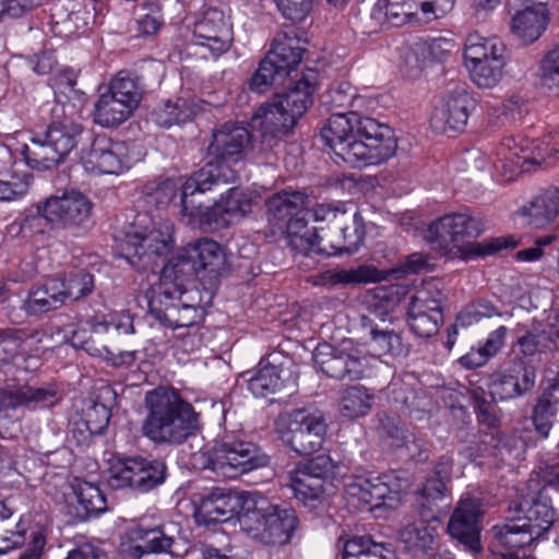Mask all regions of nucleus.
<instances>
[{"label":"nucleus","mask_w":559,"mask_h":559,"mask_svg":"<svg viewBox=\"0 0 559 559\" xmlns=\"http://www.w3.org/2000/svg\"><path fill=\"white\" fill-rule=\"evenodd\" d=\"M316 86L317 73L310 70L286 93L278 95L276 99L297 122L312 104V95L316 91Z\"/></svg>","instance_id":"obj_34"},{"label":"nucleus","mask_w":559,"mask_h":559,"mask_svg":"<svg viewBox=\"0 0 559 559\" xmlns=\"http://www.w3.org/2000/svg\"><path fill=\"white\" fill-rule=\"evenodd\" d=\"M144 219L145 216H138L133 231L120 245L121 255L139 270L153 267L175 246V225L170 219L159 217L150 224H144Z\"/></svg>","instance_id":"obj_6"},{"label":"nucleus","mask_w":559,"mask_h":559,"mask_svg":"<svg viewBox=\"0 0 559 559\" xmlns=\"http://www.w3.org/2000/svg\"><path fill=\"white\" fill-rule=\"evenodd\" d=\"M491 534L498 545L509 549L523 548L538 538L516 515L508 522L492 526Z\"/></svg>","instance_id":"obj_42"},{"label":"nucleus","mask_w":559,"mask_h":559,"mask_svg":"<svg viewBox=\"0 0 559 559\" xmlns=\"http://www.w3.org/2000/svg\"><path fill=\"white\" fill-rule=\"evenodd\" d=\"M241 500L242 495L215 488L198 502L194 510L195 521L205 526L227 522L238 508L241 509Z\"/></svg>","instance_id":"obj_26"},{"label":"nucleus","mask_w":559,"mask_h":559,"mask_svg":"<svg viewBox=\"0 0 559 559\" xmlns=\"http://www.w3.org/2000/svg\"><path fill=\"white\" fill-rule=\"evenodd\" d=\"M523 164H536L552 166L559 160V132H552L546 135L540 144L534 146L530 155L520 156L514 153Z\"/></svg>","instance_id":"obj_56"},{"label":"nucleus","mask_w":559,"mask_h":559,"mask_svg":"<svg viewBox=\"0 0 559 559\" xmlns=\"http://www.w3.org/2000/svg\"><path fill=\"white\" fill-rule=\"evenodd\" d=\"M193 37L194 40L187 46L188 55L216 59L231 47L233 26L221 10L209 9L194 24Z\"/></svg>","instance_id":"obj_13"},{"label":"nucleus","mask_w":559,"mask_h":559,"mask_svg":"<svg viewBox=\"0 0 559 559\" xmlns=\"http://www.w3.org/2000/svg\"><path fill=\"white\" fill-rule=\"evenodd\" d=\"M383 278L381 272L369 265H360L356 269L326 270L316 276L314 284L328 288L338 285H352L361 283H376Z\"/></svg>","instance_id":"obj_38"},{"label":"nucleus","mask_w":559,"mask_h":559,"mask_svg":"<svg viewBox=\"0 0 559 559\" xmlns=\"http://www.w3.org/2000/svg\"><path fill=\"white\" fill-rule=\"evenodd\" d=\"M38 213L50 224L67 228H85L92 216L93 203L83 193L70 191L52 195L38 206Z\"/></svg>","instance_id":"obj_14"},{"label":"nucleus","mask_w":559,"mask_h":559,"mask_svg":"<svg viewBox=\"0 0 559 559\" xmlns=\"http://www.w3.org/2000/svg\"><path fill=\"white\" fill-rule=\"evenodd\" d=\"M342 559H394V554L384 544L373 543L366 537H356L344 545Z\"/></svg>","instance_id":"obj_51"},{"label":"nucleus","mask_w":559,"mask_h":559,"mask_svg":"<svg viewBox=\"0 0 559 559\" xmlns=\"http://www.w3.org/2000/svg\"><path fill=\"white\" fill-rule=\"evenodd\" d=\"M320 135L335 156L350 167L381 164L392 157L397 147L389 126L354 111L332 114Z\"/></svg>","instance_id":"obj_1"},{"label":"nucleus","mask_w":559,"mask_h":559,"mask_svg":"<svg viewBox=\"0 0 559 559\" xmlns=\"http://www.w3.org/2000/svg\"><path fill=\"white\" fill-rule=\"evenodd\" d=\"M485 230L483 221L468 210L443 215L432 222L425 231L424 238L440 255L451 259L469 260L497 253L504 248H513L516 242L509 237L487 238L483 241L465 242L478 237Z\"/></svg>","instance_id":"obj_2"},{"label":"nucleus","mask_w":559,"mask_h":559,"mask_svg":"<svg viewBox=\"0 0 559 559\" xmlns=\"http://www.w3.org/2000/svg\"><path fill=\"white\" fill-rule=\"evenodd\" d=\"M539 79L544 87L559 96V46L547 51L540 60Z\"/></svg>","instance_id":"obj_64"},{"label":"nucleus","mask_w":559,"mask_h":559,"mask_svg":"<svg viewBox=\"0 0 559 559\" xmlns=\"http://www.w3.org/2000/svg\"><path fill=\"white\" fill-rule=\"evenodd\" d=\"M166 471L167 467L163 461L144 457L134 490L147 492L156 488L165 481Z\"/></svg>","instance_id":"obj_60"},{"label":"nucleus","mask_w":559,"mask_h":559,"mask_svg":"<svg viewBox=\"0 0 559 559\" xmlns=\"http://www.w3.org/2000/svg\"><path fill=\"white\" fill-rule=\"evenodd\" d=\"M312 358L322 372L340 380L359 379L368 365L366 357L336 349L326 343L316 347Z\"/></svg>","instance_id":"obj_21"},{"label":"nucleus","mask_w":559,"mask_h":559,"mask_svg":"<svg viewBox=\"0 0 559 559\" xmlns=\"http://www.w3.org/2000/svg\"><path fill=\"white\" fill-rule=\"evenodd\" d=\"M548 24V9L544 3L527 7L512 19L513 33L525 44L538 39Z\"/></svg>","instance_id":"obj_35"},{"label":"nucleus","mask_w":559,"mask_h":559,"mask_svg":"<svg viewBox=\"0 0 559 559\" xmlns=\"http://www.w3.org/2000/svg\"><path fill=\"white\" fill-rule=\"evenodd\" d=\"M2 333L0 340L1 349L7 354L3 358L7 362H17V359L31 357L29 352L33 345L39 342L37 334L26 335L21 330H0Z\"/></svg>","instance_id":"obj_46"},{"label":"nucleus","mask_w":559,"mask_h":559,"mask_svg":"<svg viewBox=\"0 0 559 559\" xmlns=\"http://www.w3.org/2000/svg\"><path fill=\"white\" fill-rule=\"evenodd\" d=\"M278 230L285 234L293 250L306 255L322 253L323 234H320V231L324 230V226L310 229L304 215H297Z\"/></svg>","instance_id":"obj_32"},{"label":"nucleus","mask_w":559,"mask_h":559,"mask_svg":"<svg viewBox=\"0 0 559 559\" xmlns=\"http://www.w3.org/2000/svg\"><path fill=\"white\" fill-rule=\"evenodd\" d=\"M508 57L491 58L488 62L476 63L466 67L472 81L481 88L496 86L503 76V70L507 66Z\"/></svg>","instance_id":"obj_52"},{"label":"nucleus","mask_w":559,"mask_h":559,"mask_svg":"<svg viewBox=\"0 0 559 559\" xmlns=\"http://www.w3.org/2000/svg\"><path fill=\"white\" fill-rule=\"evenodd\" d=\"M535 372L523 360L515 359L504 369L489 376L488 389L492 401L520 396L534 385Z\"/></svg>","instance_id":"obj_22"},{"label":"nucleus","mask_w":559,"mask_h":559,"mask_svg":"<svg viewBox=\"0 0 559 559\" xmlns=\"http://www.w3.org/2000/svg\"><path fill=\"white\" fill-rule=\"evenodd\" d=\"M308 204V195L300 191L282 190L265 201L267 222L280 229L301 214Z\"/></svg>","instance_id":"obj_29"},{"label":"nucleus","mask_w":559,"mask_h":559,"mask_svg":"<svg viewBox=\"0 0 559 559\" xmlns=\"http://www.w3.org/2000/svg\"><path fill=\"white\" fill-rule=\"evenodd\" d=\"M61 294L64 302L76 301L92 293L94 289V277L92 274L80 270L70 273L68 277L61 280Z\"/></svg>","instance_id":"obj_58"},{"label":"nucleus","mask_w":559,"mask_h":559,"mask_svg":"<svg viewBox=\"0 0 559 559\" xmlns=\"http://www.w3.org/2000/svg\"><path fill=\"white\" fill-rule=\"evenodd\" d=\"M522 214L528 217V223L535 227H543L559 215V188L550 187L537 194Z\"/></svg>","instance_id":"obj_39"},{"label":"nucleus","mask_w":559,"mask_h":559,"mask_svg":"<svg viewBox=\"0 0 559 559\" xmlns=\"http://www.w3.org/2000/svg\"><path fill=\"white\" fill-rule=\"evenodd\" d=\"M409 487L408 478L393 471L380 476H354L345 485L349 503L357 508L372 510L380 507H397L402 493Z\"/></svg>","instance_id":"obj_8"},{"label":"nucleus","mask_w":559,"mask_h":559,"mask_svg":"<svg viewBox=\"0 0 559 559\" xmlns=\"http://www.w3.org/2000/svg\"><path fill=\"white\" fill-rule=\"evenodd\" d=\"M123 142H111L105 135L96 136L82 154L84 169L93 175H119L129 168Z\"/></svg>","instance_id":"obj_19"},{"label":"nucleus","mask_w":559,"mask_h":559,"mask_svg":"<svg viewBox=\"0 0 559 559\" xmlns=\"http://www.w3.org/2000/svg\"><path fill=\"white\" fill-rule=\"evenodd\" d=\"M188 252L191 253L194 262L197 280L212 295L227 270L223 247L212 239L202 238L189 243Z\"/></svg>","instance_id":"obj_20"},{"label":"nucleus","mask_w":559,"mask_h":559,"mask_svg":"<svg viewBox=\"0 0 559 559\" xmlns=\"http://www.w3.org/2000/svg\"><path fill=\"white\" fill-rule=\"evenodd\" d=\"M475 99L460 91L448 95L430 118V126L441 134L461 132L465 129L471 112L475 109Z\"/></svg>","instance_id":"obj_23"},{"label":"nucleus","mask_w":559,"mask_h":559,"mask_svg":"<svg viewBox=\"0 0 559 559\" xmlns=\"http://www.w3.org/2000/svg\"><path fill=\"white\" fill-rule=\"evenodd\" d=\"M370 350L377 356H406L409 347L402 340L401 334L393 330H383L378 326L370 329Z\"/></svg>","instance_id":"obj_45"},{"label":"nucleus","mask_w":559,"mask_h":559,"mask_svg":"<svg viewBox=\"0 0 559 559\" xmlns=\"http://www.w3.org/2000/svg\"><path fill=\"white\" fill-rule=\"evenodd\" d=\"M193 276L197 277V270L187 246L164 265L158 283L151 287L147 295L164 296L166 299L181 298L183 285Z\"/></svg>","instance_id":"obj_24"},{"label":"nucleus","mask_w":559,"mask_h":559,"mask_svg":"<svg viewBox=\"0 0 559 559\" xmlns=\"http://www.w3.org/2000/svg\"><path fill=\"white\" fill-rule=\"evenodd\" d=\"M252 128L261 131L262 136L274 139L288 133L296 121L275 98L273 103L262 105L252 116Z\"/></svg>","instance_id":"obj_33"},{"label":"nucleus","mask_w":559,"mask_h":559,"mask_svg":"<svg viewBox=\"0 0 559 559\" xmlns=\"http://www.w3.org/2000/svg\"><path fill=\"white\" fill-rule=\"evenodd\" d=\"M144 95V85L138 74L120 70L105 85L94 103L92 119L102 128H117L129 120Z\"/></svg>","instance_id":"obj_5"},{"label":"nucleus","mask_w":559,"mask_h":559,"mask_svg":"<svg viewBox=\"0 0 559 559\" xmlns=\"http://www.w3.org/2000/svg\"><path fill=\"white\" fill-rule=\"evenodd\" d=\"M558 388L559 383L554 385L551 390L544 392L534 408L533 421L536 430L543 437L548 436L552 426L551 418L557 412L558 399L556 394H559Z\"/></svg>","instance_id":"obj_53"},{"label":"nucleus","mask_w":559,"mask_h":559,"mask_svg":"<svg viewBox=\"0 0 559 559\" xmlns=\"http://www.w3.org/2000/svg\"><path fill=\"white\" fill-rule=\"evenodd\" d=\"M297 377L289 366L284 364L260 362L259 369L248 378V390L257 397L273 394L289 383H295Z\"/></svg>","instance_id":"obj_30"},{"label":"nucleus","mask_w":559,"mask_h":559,"mask_svg":"<svg viewBox=\"0 0 559 559\" xmlns=\"http://www.w3.org/2000/svg\"><path fill=\"white\" fill-rule=\"evenodd\" d=\"M326 430L322 413L305 408L281 413L274 423L277 438L298 455L318 452L325 441Z\"/></svg>","instance_id":"obj_7"},{"label":"nucleus","mask_w":559,"mask_h":559,"mask_svg":"<svg viewBox=\"0 0 559 559\" xmlns=\"http://www.w3.org/2000/svg\"><path fill=\"white\" fill-rule=\"evenodd\" d=\"M389 392L392 402L406 409L409 414L425 412L427 401L424 396L417 394L412 384L395 380L390 384Z\"/></svg>","instance_id":"obj_57"},{"label":"nucleus","mask_w":559,"mask_h":559,"mask_svg":"<svg viewBox=\"0 0 559 559\" xmlns=\"http://www.w3.org/2000/svg\"><path fill=\"white\" fill-rule=\"evenodd\" d=\"M507 47L497 37H484L478 33H471L464 45L465 67L476 63H486L491 58H506Z\"/></svg>","instance_id":"obj_37"},{"label":"nucleus","mask_w":559,"mask_h":559,"mask_svg":"<svg viewBox=\"0 0 559 559\" xmlns=\"http://www.w3.org/2000/svg\"><path fill=\"white\" fill-rule=\"evenodd\" d=\"M71 488L80 507L75 514L76 520L84 521L91 515H97L106 511V498L99 487L85 480L74 479Z\"/></svg>","instance_id":"obj_41"},{"label":"nucleus","mask_w":559,"mask_h":559,"mask_svg":"<svg viewBox=\"0 0 559 559\" xmlns=\"http://www.w3.org/2000/svg\"><path fill=\"white\" fill-rule=\"evenodd\" d=\"M481 504L475 498H462L448 523V533L473 554L481 551Z\"/></svg>","instance_id":"obj_18"},{"label":"nucleus","mask_w":559,"mask_h":559,"mask_svg":"<svg viewBox=\"0 0 559 559\" xmlns=\"http://www.w3.org/2000/svg\"><path fill=\"white\" fill-rule=\"evenodd\" d=\"M194 114V108L180 98L175 103L159 105L152 111L151 118L157 126L169 128L190 120Z\"/></svg>","instance_id":"obj_50"},{"label":"nucleus","mask_w":559,"mask_h":559,"mask_svg":"<svg viewBox=\"0 0 559 559\" xmlns=\"http://www.w3.org/2000/svg\"><path fill=\"white\" fill-rule=\"evenodd\" d=\"M150 312L165 326L178 329L193 325L201 317L203 307L200 304L181 301V306L175 300L181 298H165L158 295H147Z\"/></svg>","instance_id":"obj_25"},{"label":"nucleus","mask_w":559,"mask_h":559,"mask_svg":"<svg viewBox=\"0 0 559 559\" xmlns=\"http://www.w3.org/2000/svg\"><path fill=\"white\" fill-rule=\"evenodd\" d=\"M510 511H513L537 537L547 532L555 522V512L537 479H531L525 488L521 489L518 500L510 506Z\"/></svg>","instance_id":"obj_16"},{"label":"nucleus","mask_w":559,"mask_h":559,"mask_svg":"<svg viewBox=\"0 0 559 559\" xmlns=\"http://www.w3.org/2000/svg\"><path fill=\"white\" fill-rule=\"evenodd\" d=\"M238 522L245 535L269 547L288 544L299 526L293 508L275 503L259 491L242 493Z\"/></svg>","instance_id":"obj_4"},{"label":"nucleus","mask_w":559,"mask_h":559,"mask_svg":"<svg viewBox=\"0 0 559 559\" xmlns=\"http://www.w3.org/2000/svg\"><path fill=\"white\" fill-rule=\"evenodd\" d=\"M251 210V198L233 187L213 205L205 206L190 225L206 229L224 228L245 217Z\"/></svg>","instance_id":"obj_17"},{"label":"nucleus","mask_w":559,"mask_h":559,"mask_svg":"<svg viewBox=\"0 0 559 559\" xmlns=\"http://www.w3.org/2000/svg\"><path fill=\"white\" fill-rule=\"evenodd\" d=\"M436 530L425 523H413L400 531V538L409 548L429 549L435 540Z\"/></svg>","instance_id":"obj_62"},{"label":"nucleus","mask_w":559,"mask_h":559,"mask_svg":"<svg viewBox=\"0 0 559 559\" xmlns=\"http://www.w3.org/2000/svg\"><path fill=\"white\" fill-rule=\"evenodd\" d=\"M146 552H173L175 537L169 534L166 526H156L150 530L138 531Z\"/></svg>","instance_id":"obj_63"},{"label":"nucleus","mask_w":559,"mask_h":559,"mask_svg":"<svg viewBox=\"0 0 559 559\" xmlns=\"http://www.w3.org/2000/svg\"><path fill=\"white\" fill-rule=\"evenodd\" d=\"M373 404V394L361 385L345 389L340 400V411L344 417L357 418L367 415Z\"/></svg>","instance_id":"obj_47"},{"label":"nucleus","mask_w":559,"mask_h":559,"mask_svg":"<svg viewBox=\"0 0 559 559\" xmlns=\"http://www.w3.org/2000/svg\"><path fill=\"white\" fill-rule=\"evenodd\" d=\"M296 499L304 504L319 501L323 495V481L294 468L288 473V484Z\"/></svg>","instance_id":"obj_49"},{"label":"nucleus","mask_w":559,"mask_h":559,"mask_svg":"<svg viewBox=\"0 0 559 559\" xmlns=\"http://www.w3.org/2000/svg\"><path fill=\"white\" fill-rule=\"evenodd\" d=\"M270 457L261 448L243 439L226 438L212 450L209 467L228 477L266 466Z\"/></svg>","instance_id":"obj_12"},{"label":"nucleus","mask_w":559,"mask_h":559,"mask_svg":"<svg viewBox=\"0 0 559 559\" xmlns=\"http://www.w3.org/2000/svg\"><path fill=\"white\" fill-rule=\"evenodd\" d=\"M58 402L57 391L52 386L22 384L0 388V406L7 409L50 407Z\"/></svg>","instance_id":"obj_27"},{"label":"nucleus","mask_w":559,"mask_h":559,"mask_svg":"<svg viewBox=\"0 0 559 559\" xmlns=\"http://www.w3.org/2000/svg\"><path fill=\"white\" fill-rule=\"evenodd\" d=\"M144 403L142 432L155 444L179 445L199 431V414L177 391L159 386Z\"/></svg>","instance_id":"obj_3"},{"label":"nucleus","mask_w":559,"mask_h":559,"mask_svg":"<svg viewBox=\"0 0 559 559\" xmlns=\"http://www.w3.org/2000/svg\"><path fill=\"white\" fill-rule=\"evenodd\" d=\"M60 278H49L44 284L31 289L23 304L28 314H41L59 309L66 305L61 294Z\"/></svg>","instance_id":"obj_36"},{"label":"nucleus","mask_w":559,"mask_h":559,"mask_svg":"<svg viewBox=\"0 0 559 559\" xmlns=\"http://www.w3.org/2000/svg\"><path fill=\"white\" fill-rule=\"evenodd\" d=\"M452 43L437 38L430 43H415L412 46H404L400 49V67L409 78H417L424 70L427 56L440 59L442 53L450 51Z\"/></svg>","instance_id":"obj_31"},{"label":"nucleus","mask_w":559,"mask_h":559,"mask_svg":"<svg viewBox=\"0 0 559 559\" xmlns=\"http://www.w3.org/2000/svg\"><path fill=\"white\" fill-rule=\"evenodd\" d=\"M252 133L240 122H224L212 132L207 156L222 164L231 165L250 157Z\"/></svg>","instance_id":"obj_15"},{"label":"nucleus","mask_w":559,"mask_h":559,"mask_svg":"<svg viewBox=\"0 0 559 559\" xmlns=\"http://www.w3.org/2000/svg\"><path fill=\"white\" fill-rule=\"evenodd\" d=\"M181 190V183L175 179L152 181L143 187V198L148 206L155 209L166 207Z\"/></svg>","instance_id":"obj_54"},{"label":"nucleus","mask_w":559,"mask_h":559,"mask_svg":"<svg viewBox=\"0 0 559 559\" xmlns=\"http://www.w3.org/2000/svg\"><path fill=\"white\" fill-rule=\"evenodd\" d=\"M236 170L229 165L213 158L200 170L181 183V214L190 224L205 207L202 195L219 185L233 183L237 180Z\"/></svg>","instance_id":"obj_11"},{"label":"nucleus","mask_w":559,"mask_h":559,"mask_svg":"<svg viewBox=\"0 0 559 559\" xmlns=\"http://www.w3.org/2000/svg\"><path fill=\"white\" fill-rule=\"evenodd\" d=\"M132 332L131 320L128 316H122L119 322L105 321L92 325L91 335L86 340L80 337L79 332H74L72 343L80 346L90 355L110 361L114 366H130L136 359L135 350H122L116 342L121 333Z\"/></svg>","instance_id":"obj_10"},{"label":"nucleus","mask_w":559,"mask_h":559,"mask_svg":"<svg viewBox=\"0 0 559 559\" xmlns=\"http://www.w3.org/2000/svg\"><path fill=\"white\" fill-rule=\"evenodd\" d=\"M416 8L413 0H377L370 16L379 25L401 26L412 21Z\"/></svg>","instance_id":"obj_40"},{"label":"nucleus","mask_w":559,"mask_h":559,"mask_svg":"<svg viewBox=\"0 0 559 559\" xmlns=\"http://www.w3.org/2000/svg\"><path fill=\"white\" fill-rule=\"evenodd\" d=\"M26 160L36 169H50L64 159L59 151L46 140L44 133L32 139V146L26 147Z\"/></svg>","instance_id":"obj_48"},{"label":"nucleus","mask_w":559,"mask_h":559,"mask_svg":"<svg viewBox=\"0 0 559 559\" xmlns=\"http://www.w3.org/2000/svg\"><path fill=\"white\" fill-rule=\"evenodd\" d=\"M407 316L412 332L423 338L435 336L443 322L442 312H423L408 309Z\"/></svg>","instance_id":"obj_59"},{"label":"nucleus","mask_w":559,"mask_h":559,"mask_svg":"<svg viewBox=\"0 0 559 559\" xmlns=\"http://www.w3.org/2000/svg\"><path fill=\"white\" fill-rule=\"evenodd\" d=\"M305 49L296 36L278 34L272 49L260 62L259 69L250 79V90L265 92L273 84H282L302 60Z\"/></svg>","instance_id":"obj_9"},{"label":"nucleus","mask_w":559,"mask_h":559,"mask_svg":"<svg viewBox=\"0 0 559 559\" xmlns=\"http://www.w3.org/2000/svg\"><path fill=\"white\" fill-rule=\"evenodd\" d=\"M144 457L118 459L110 463L107 481L114 489H135Z\"/></svg>","instance_id":"obj_44"},{"label":"nucleus","mask_w":559,"mask_h":559,"mask_svg":"<svg viewBox=\"0 0 559 559\" xmlns=\"http://www.w3.org/2000/svg\"><path fill=\"white\" fill-rule=\"evenodd\" d=\"M311 213L316 223L326 224V227L320 234L335 231L340 225L348 223L352 218L350 213L343 203H318L312 207Z\"/></svg>","instance_id":"obj_55"},{"label":"nucleus","mask_w":559,"mask_h":559,"mask_svg":"<svg viewBox=\"0 0 559 559\" xmlns=\"http://www.w3.org/2000/svg\"><path fill=\"white\" fill-rule=\"evenodd\" d=\"M350 215L349 222L340 225L337 230L322 235V254L353 253L361 246L366 235L364 219L358 213Z\"/></svg>","instance_id":"obj_28"},{"label":"nucleus","mask_w":559,"mask_h":559,"mask_svg":"<svg viewBox=\"0 0 559 559\" xmlns=\"http://www.w3.org/2000/svg\"><path fill=\"white\" fill-rule=\"evenodd\" d=\"M444 296L435 284H428L412 296L408 309L423 312H442Z\"/></svg>","instance_id":"obj_61"},{"label":"nucleus","mask_w":559,"mask_h":559,"mask_svg":"<svg viewBox=\"0 0 559 559\" xmlns=\"http://www.w3.org/2000/svg\"><path fill=\"white\" fill-rule=\"evenodd\" d=\"M82 126L74 122L68 117L53 120L45 132L46 140L50 145L66 157L78 144V136L81 135Z\"/></svg>","instance_id":"obj_43"}]
</instances>
